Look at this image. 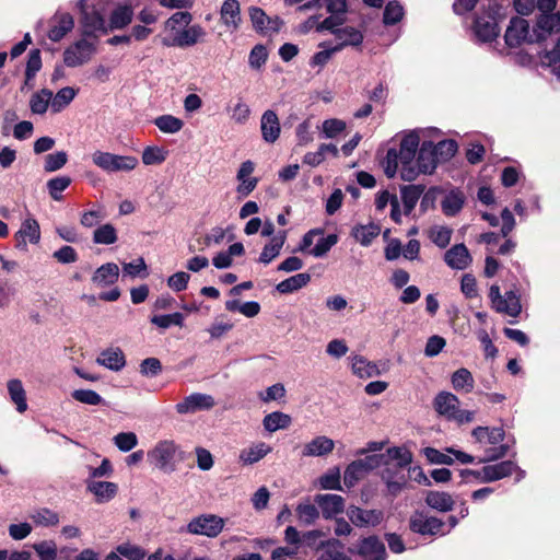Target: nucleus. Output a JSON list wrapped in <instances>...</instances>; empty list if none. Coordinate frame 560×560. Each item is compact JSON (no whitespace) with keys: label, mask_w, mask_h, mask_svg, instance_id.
Here are the masks:
<instances>
[{"label":"nucleus","mask_w":560,"mask_h":560,"mask_svg":"<svg viewBox=\"0 0 560 560\" xmlns=\"http://www.w3.org/2000/svg\"><path fill=\"white\" fill-rule=\"evenodd\" d=\"M471 436L480 448L485 450V456L479 459V463L494 462L505 457L509 453L508 444L488 447V445H497L504 440L505 432L502 428L477 427L471 431Z\"/></svg>","instance_id":"nucleus-1"},{"label":"nucleus","mask_w":560,"mask_h":560,"mask_svg":"<svg viewBox=\"0 0 560 560\" xmlns=\"http://www.w3.org/2000/svg\"><path fill=\"white\" fill-rule=\"evenodd\" d=\"M420 137L416 131H410L399 140V150H387V177H392L400 166V173L407 166H412L419 148Z\"/></svg>","instance_id":"nucleus-2"},{"label":"nucleus","mask_w":560,"mask_h":560,"mask_svg":"<svg viewBox=\"0 0 560 560\" xmlns=\"http://www.w3.org/2000/svg\"><path fill=\"white\" fill-rule=\"evenodd\" d=\"M459 404L457 396L448 392H442L434 398V408L439 415L458 424L472 422L475 412L460 409Z\"/></svg>","instance_id":"nucleus-3"},{"label":"nucleus","mask_w":560,"mask_h":560,"mask_svg":"<svg viewBox=\"0 0 560 560\" xmlns=\"http://www.w3.org/2000/svg\"><path fill=\"white\" fill-rule=\"evenodd\" d=\"M439 163L433 143L431 141H424L419 149L418 158L415 160L413 165L405 167L401 172V178L406 182H411L421 173L432 174Z\"/></svg>","instance_id":"nucleus-4"},{"label":"nucleus","mask_w":560,"mask_h":560,"mask_svg":"<svg viewBox=\"0 0 560 560\" xmlns=\"http://www.w3.org/2000/svg\"><path fill=\"white\" fill-rule=\"evenodd\" d=\"M77 8L80 12V25L82 27L81 35L83 37L94 38L97 36L96 31L107 34V24L104 14L95 5L91 10L88 5V0H78Z\"/></svg>","instance_id":"nucleus-5"},{"label":"nucleus","mask_w":560,"mask_h":560,"mask_svg":"<svg viewBox=\"0 0 560 560\" xmlns=\"http://www.w3.org/2000/svg\"><path fill=\"white\" fill-rule=\"evenodd\" d=\"M503 9L497 1H490L486 15H478L474 24V33L481 42H491L499 35L498 20L503 16Z\"/></svg>","instance_id":"nucleus-6"},{"label":"nucleus","mask_w":560,"mask_h":560,"mask_svg":"<svg viewBox=\"0 0 560 560\" xmlns=\"http://www.w3.org/2000/svg\"><path fill=\"white\" fill-rule=\"evenodd\" d=\"M93 163L108 173L129 172L138 165V159L131 155H117L109 152L96 151Z\"/></svg>","instance_id":"nucleus-7"},{"label":"nucleus","mask_w":560,"mask_h":560,"mask_svg":"<svg viewBox=\"0 0 560 560\" xmlns=\"http://www.w3.org/2000/svg\"><path fill=\"white\" fill-rule=\"evenodd\" d=\"M517 469L512 460H503L498 464L483 466L480 470L465 469L462 475H472L481 482H493L509 477Z\"/></svg>","instance_id":"nucleus-8"},{"label":"nucleus","mask_w":560,"mask_h":560,"mask_svg":"<svg viewBox=\"0 0 560 560\" xmlns=\"http://www.w3.org/2000/svg\"><path fill=\"white\" fill-rule=\"evenodd\" d=\"M224 527V520L214 514H202L194 517L187 525V530L194 535L217 537Z\"/></svg>","instance_id":"nucleus-9"},{"label":"nucleus","mask_w":560,"mask_h":560,"mask_svg":"<svg viewBox=\"0 0 560 560\" xmlns=\"http://www.w3.org/2000/svg\"><path fill=\"white\" fill-rule=\"evenodd\" d=\"M178 451L174 441H161L148 453V458L163 471H174V458Z\"/></svg>","instance_id":"nucleus-10"},{"label":"nucleus","mask_w":560,"mask_h":560,"mask_svg":"<svg viewBox=\"0 0 560 560\" xmlns=\"http://www.w3.org/2000/svg\"><path fill=\"white\" fill-rule=\"evenodd\" d=\"M535 28L529 31V24L523 18H513L505 32V43L510 47L520 46L523 43H537Z\"/></svg>","instance_id":"nucleus-11"},{"label":"nucleus","mask_w":560,"mask_h":560,"mask_svg":"<svg viewBox=\"0 0 560 560\" xmlns=\"http://www.w3.org/2000/svg\"><path fill=\"white\" fill-rule=\"evenodd\" d=\"M351 555H359L363 560H385V546L378 537L371 535L364 537L348 548Z\"/></svg>","instance_id":"nucleus-12"},{"label":"nucleus","mask_w":560,"mask_h":560,"mask_svg":"<svg viewBox=\"0 0 560 560\" xmlns=\"http://www.w3.org/2000/svg\"><path fill=\"white\" fill-rule=\"evenodd\" d=\"M410 528L413 533H418L420 535H444L443 532L444 523L434 516H428L423 513H416L411 516L409 522Z\"/></svg>","instance_id":"nucleus-13"},{"label":"nucleus","mask_w":560,"mask_h":560,"mask_svg":"<svg viewBox=\"0 0 560 560\" xmlns=\"http://www.w3.org/2000/svg\"><path fill=\"white\" fill-rule=\"evenodd\" d=\"M314 503L320 509L325 520L336 518L345 511V499L339 494L318 493L314 497Z\"/></svg>","instance_id":"nucleus-14"},{"label":"nucleus","mask_w":560,"mask_h":560,"mask_svg":"<svg viewBox=\"0 0 560 560\" xmlns=\"http://www.w3.org/2000/svg\"><path fill=\"white\" fill-rule=\"evenodd\" d=\"M215 401L211 395L194 393L176 405V411L180 415L195 413L201 410H209Z\"/></svg>","instance_id":"nucleus-15"},{"label":"nucleus","mask_w":560,"mask_h":560,"mask_svg":"<svg viewBox=\"0 0 560 560\" xmlns=\"http://www.w3.org/2000/svg\"><path fill=\"white\" fill-rule=\"evenodd\" d=\"M50 28L47 33L51 42H60L74 27V19L68 12L57 11L50 19Z\"/></svg>","instance_id":"nucleus-16"},{"label":"nucleus","mask_w":560,"mask_h":560,"mask_svg":"<svg viewBox=\"0 0 560 560\" xmlns=\"http://www.w3.org/2000/svg\"><path fill=\"white\" fill-rule=\"evenodd\" d=\"M347 516L358 527L375 526L382 521V512L376 510H363L357 505L347 509Z\"/></svg>","instance_id":"nucleus-17"},{"label":"nucleus","mask_w":560,"mask_h":560,"mask_svg":"<svg viewBox=\"0 0 560 560\" xmlns=\"http://www.w3.org/2000/svg\"><path fill=\"white\" fill-rule=\"evenodd\" d=\"M444 261L452 269L464 270L471 264V256L464 244H456L445 252Z\"/></svg>","instance_id":"nucleus-18"},{"label":"nucleus","mask_w":560,"mask_h":560,"mask_svg":"<svg viewBox=\"0 0 560 560\" xmlns=\"http://www.w3.org/2000/svg\"><path fill=\"white\" fill-rule=\"evenodd\" d=\"M260 130L261 137L267 143H273L278 140L281 127L276 112L268 109L262 114Z\"/></svg>","instance_id":"nucleus-19"},{"label":"nucleus","mask_w":560,"mask_h":560,"mask_svg":"<svg viewBox=\"0 0 560 560\" xmlns=\"http://www.w3.org/2000/svg\"><path fill=\"white\" fill-rule=\"evenodd\" d=\"M560 32V14H541L535 27L537 43L545 40L552 33Z\"/></svg>","instance_id":"nucleus-20"},{"label":"nucleus","mask_w":560,"mask_h":560,"mask_svg":"<svg viewBox=\"0 0 560 560\" xmlns=\"http://www.w3.org/2000/svg\"><path fill=\"white\" fill-rule=\"evenodd\" d=\"M119 278V267L115 262H106L100 266L92 276V282L98 288L115 284Z\"/></svg>","instance_id":"nucleus-21"},{"label":"nucleus","mask_w":560,"mask_h":560,"mask_svg":"<svg viewBox=\"0 0 560 560\" xmlns=\"http://www.w3.org/2000/svg\"><path fill=\"white\" fill-rule=\"evenodd\" d=\"M133 19V9L130 4H119L116 7L109 15V22L107 24V34L116 30L126 28Z\"/></svg>","instance_id":"nucleus-22"},{"label":"nucleus","mask_w":560,"mask_h":560,"mask_svg":"<svg viewBox=\"0 0 560 560\" xmlns=\"http://www.w3.org/2000/svg\"><path fill=\"white\" fill-rule=\"evenodd\" d=\"M96 362L110 371L118 372L126 365V358L120 348H108L101 352Z\"/></svg>","instance_id":"nucleus-23"},{"label":"nucleus","mask_w":560,"mask_h":560,"mask_svg":"<svg viewBox=\"0 0 560 560\" xmlns=\"http://www.w3.org/2000/svg\"><path fill=\"white\" fill-rule=\"evenodd\" d=\"M88 491L92 492L97 503L110 501L118 492V486L110 481H89Z\"/></svg>","instance_id":"nucleus-24"},{"label":"nucleus","mask_w":560,"mask_h":560,"mask_svg":"<svg viewBox=\"0 0 560 560\" xmlns=\"http://www.w3.org/2000/svg\"><path fill=\"white\" fill-rule=\"evenodd\" d=\"M381 234V225L373 222L369 224H357L351 230V236L362 246H370Z\"/></svg>","instance_id":"nucleus-25"},{"label":"nucleus","mask_w":560,"mask_h":560,"mask_svg":"<svg viewBox=\"0 0 560 560\" xmlns=\"http://www.w3.org/2000/svg\"><path fill=\"white\" fill-rule=\"evenodd\" d=\"M206 31L199 24H194L178 32L175 36L176 47L187 48L196 45L203 36Z\"/></svg>","instance_id":"nucleus-26"},{"label":"nucleus","mask_w":560,"mask_h":560,"mask_svg":"<svg viewBox=\"0 0 560 560\" xmlns=\"http://www.w3.org/2000/svg\"><path fill=\"white\" fill-rule=\"evenodd\" d=\"M425 503L428 506L439 512H450L455 504L452 495L443 491H427Z\"/></svg>","instance_id":"nucleus-27"},{"label":"nucleus","mask_w":560,"mask_h":560,"mask_svg":"<svg viewBox=\"0 0 560 560\" xmlns=\"http://www.w3.org/2000/svg\"><path fill=\"white\" fill-rule=\"evenodd\" d=\"M319 547L320 553L318 560H351L342 552L343 544L336 538L322 541Z\"/></svg>","instance_id":"nucleus-28"},{"label":"nucleus","mask_w":560,"mask_h":560,"mask_svg":"<svg viewBox=\"0 0 560 560\" xmlns=\"http://www.w3.org/2000/svg\"><path fill=\"white\" fill-rule=\"evenodd\" d=\"M311 282V275L307 272L296 273L276 285V290L280 294H291Z\"/></svg>","instance_id":"nucleus-29"},{"label":"nucleus","mask_w":560,"mask_h":560,"mask_svg":"<svg viewBox=\"0 0 560 560\" xmlns=\"http://www.w3.org/2000/svg\"><path fill=\"white\" fill-rule=\"evenodd\" d=\"M334 446L335 444L331 439L320 435L308 442L304 446L302 454L304 456H324L331 453Z\"/></svg>","instance_id":"nucleus-30"},{"label":"nucleus","mask_w":560,"mask_h":560,"mask_svg":"<svg viewBox=\"0 0 560 560\" xmlns=\"http://www.w3.org/2000/svg\"><path fill=\"white\" fill-rule=\"evenodd\" d=\"M220 14L224 25L233 26L235 30L240 27L242 19L240 2L237 0H224Z\"/></svg>","instance_id":"nucleus-31"},{"label":"nucleus","mask_w":560,"mask_h":560,"mask_svg":"<svg viewBox=\"0 0 560 560\" xmlns=\"http://www.w3.org/2000/svg\"><path fill=\"white\" fill-rule=\"evenodd\" d=\"M334 35L341 40L336 45L338 51L347 46H360L364 39L363 34L353 26L341 27L340 31L334 32Z\"/></svg>","instance_id":"nucleus-32"},{"label":"nucleus","mask_w":560,"mask_h":560,"mask_svg":"<svg viewBox=\"0 0 560 560\" xmlns=\"http://www.w3.org/2000/svg\"><path fill=\"white\" fill-rule=\"evenodd\" d=\"M352 372L360 378H370L380 375L381 371L373 362L368 361L362 355H354L352 358Z\"/></svg>","instance_id":"nucleus-33"},{"label":"nucleus","mask_w":560,"mask_h":560,"mask_svg":"<svg viewBox=\"0 0 560 560\" xmlns=\"http://www.w3.org/2000/svg\"><path fill=\"white\" fill-rule=\"evenodd\" d=\"M368 474H370V470L365 469L363 462L355 459L346 467L343 482L346 487L352 488Z\"/></svg>","instance_id":"nucleus-34"},{"label":"nucleus","mask_w":560,"mask_h":560,"mask_svg":"<svg viewBox=\"0 0 560 560\" xmlns=\"http://www.w3.org/2000/svg\"><path fill=\"white\" fill-rule=\"evenodd\" d=\"M291 416L281 411H273L265 416L262 425L268 432H276L278 430L287 429L291 425Z\"/></svg>","instance_id":"nucleus-35"},{"label":"nucleus","mask_w":560,"mask_h":560,"mask_svg":"<svg viewBox=\"0 0 560 560\" xmlns=\"http://www.w3.org/2000/svg\"><path fill=\"white\" fill-rule=\"evenodd\" d=\"M185 316L180 312H174L171 314L152 315L150 323L158 328L165 330L171 326L184 327Z\"/></svg>","instance_id":"nucleus-36"},{"label":"nucleus","mask_w":560,"mask_h":560,"mask_svg":"<svg viewBox=\"0 0 560 560\" xmlns=\"http://www.w3.org/2000/svg\"><path fill=\"white\" fill-rule=\"evenodd\" d=\"M51 97L52 92L48 89H42L33 93L30 100L31 112L36 115H44L48 109Z\"/></svg>","instance_id":"nucleus-37"},{"label":"nucleus","mask_w":560,"mask_h":560,"mask_svg":"<svg viewBox=\"0 0 560 560\" xmlns=\"http://www.w3.org/2000/svg\"><path fill=\"white\" fill-rule=\"evenodd\" d=\"M465 197L458 190H452L447 194L441 202L443 212L446 215L453 217L457 214L464 206Z\"/></svg>","instance_id":"nucleus-38"},{"label":"nucleus","mask_w":560,"mask_h":560,"mask_svg":"<svg viewBox=\"0 0 560 560\" xmlns=\"http://www.w3.org/2000/svg\"><path fill=\"white\" fill-rule=\"evenodd\" d=\"M501 305L495 308L499 313H504L509 316L516 317L522 311L520 298L514 291H509L502 296Z\"/></svg>","instance_id":"nucleus-39"},{"label":"nucleus","mask_w":560,"mask_h":560,"mask_svg":"<svg viewBox=\"0 0 560 560\" xmlns=\"http://www.w3.org/2000/svg\"><path fill=\"white\" fill-rule=\"evenodd\" d=\"M451 381L455 390L470 393L474 389L475 381L472 374L465 368L455 371Z\"/></svg>","instance_id":"nucleus-40"},{"label":"nucleus","mask_w":560,"mask_h":560,"mask_svg":"<svg viewBox=\"0 0 560 560\" xmlns=\"http://www.w3.org/2000/svg\"><path fill=\"white\" fill-rule=\"evenodd\" d=\"M118 240L117 230L112 223H105L93 232V242L101 245H112Z\"/></svg>","instance_id":"nucleus-41"},{"label":"nucleus","mask_w":560,"mask_h":560,"mask_svg":"<svg viewBox=\"0 0 560 560\" xmlns=\"http://www.w3.org/2000/svg\"><path fill=\"white\" fill-rule=\"evenodd\" d=\"M8 390L12 401L16 405L19 412H24L27 409L26 394L20 380H11L8 383Z\"/></svg>","instance_id":"nucleus-42"},{"label":"nucleus","mask_w":560,"mask_h":560,"mask_svg":"<svg viewBox=\"0 0 560 560\" xmlns=\"http://www.w3.org/2000/svg\"><path fill=\"white\" fill-rule=\"evenodd\" d=\"M269 452H271V447L264 442L256 444L247 450L242 451L240 458L245 464H255L264 458Z\"/></svg>","instance_id":"nucleus-43"},{"label":"nucleus","mask_w":560,"mask_h":560,"mask_svg":"<svg viewBox=\"0 0 560 560\" xmlns=\"http://www.w3.org/2000/svg\"><path fill=\"white\" fill-rule=\"evenodd\" d=\"M423 189L420 186L410 185L401 188V200L405 213L409 214L416 207Z\"/></svg>","instance_id":"nucleus-44"},{"label":"nucleus","mask_w":560,"mask_h":560,"mask_svg":"<svg viewBox=\"0 0 560 560\" xmlns=\"http://www.w3.org/2000/svg\"><path fill=\"white\" fill-rule=\"evenodd\" d=\"M153 122L164 133H176L184 126L182 119L168 114L156 117Z\"/></svg>","instance_id":"nucleus-45"},{"label":"nucleus","mask_w":560,"mask_h":560,"mask_svg":"<svg viewBox=\"0 0 560 560\" xmlns=\"http://www.w3.org/2000/svg\"><path fill=\"white\" fill-rule=\"evenodd\" d=\"M78 90L66 86L60 89L52 98L51 107L52 112L58 113L61 112L65 107H67L75 97Z\"/></svg>","instance_id":"nucleus-46"},{"label":"nucleus","mask_w":560,"mask_h":560,"mask_svg":"<svg viewBox=\"0 0 560 560\" xmlns=\"http://www.w3.org/2000/svg\"><path fill=\"white\" fill-rule=\"evenodd\" d=\"M295 512L300 522L307 526L315 524L316 520L319 517L318 506L315 503H299Z\"/></svg>","instance_id":"nucleus-47"},{"label":"nucleus","mask_w":560,"mask_h":560,"mask_svg":"<svg viewBox=\"0 0 560 560\" xmlns=\"http://www.w3.org/2000/svg\"><path fill=\"white\" fill-rule=\"evenodd\" d=\"M338 235L335 233L320 237L315 246L308 250V254L322 258L325 257L329 250L338 243Z\"/></svg>","instance_id":"nucleus-48"},{"label":"nucleus","mask_w":560,"mask_h":560,"mask_svg":"<svg viewBox=\"0 0 560 560\" xmlns=\"http://www.w3.org/2000/svg\"><path fill=\"white\" fill-rule=\"evenodd\" d=\"M318 486L324 490H342L339 468L334 467L322 475L318 478Z\"/></svg>","instance_id":"nucleus-49"},{"label":"nucleus","mask_w":560,"mask_h":560,"mask_svg":"<svg viewBox=\"0 0 560 560\" xmlns=\"http://www.w3.org/2000/svg\"><path fill=\"white\" fill-rule=\"evenodd\" d=\"M16 233H22V236L28 238L32 244H37L40 240V228L34 218L25 219Z\"/></svg>","instance_id":"nucleus-50"},{"label":"nucleus","mask_w":560,"mask_h":560,"mask_svg":"<svg viewBox=\"0 0 560 560\" xmlns=\"http://www.w3.org/2000/svg\"><path fill=\"white\" fill-rule=\"evenodd\" d=\"M71 184V178L69 176H58L51 178L47 182V189L49 196L56 200L60 201L62 199L61 192L66 190Z\"/></svg>","instance_id":"nucleus-51"},{"label":"nucleus","mask_w":560,"mask_h":560,"mask_svg":"<svg viewBox=\"0 0 560 560\" xmlns=\"http://www.w3.org/2000/svg\"><path fill=\"white\" fill-rule=\"evenodd\" d=\"M71 396L74 400L85 405H107L103 397L93 389H75Z\"/></svg>","instance_id":"nucleus-52"},{"label":"nucleus","mask_w":560,"mask_h":560,"mask_svg":"<svg viewBox=\"0 0 560 560\" xmlns=\"http://www.w3.org/2000/svg\"><path fill=\"white\" fill-rule=\"evenodd\" d=\"M268 59V50L264 44L255 45L248 56L249 67L254 70H260Z\"/></svg>","instance_id":"nucleus-53"},{"label":"nucleus","mask_w":560,"mask_h":560,"mask_svg":"<svg viewBox=\"0 0 560 560\" xmlns=\"http://www.w3.org/2000/svg\"><path fill=\"white\" fill-rule=\"evenodd\" d=\"M434 152L439 162H445L454 156L457 151V143L454 140H442L433 144Z\"/></svg>","instance_id":"nucleus-54"},{"label":"nucleus","mask_w":560,"mask_h":560,"mask_svg":"<svg viewBox=\"0 0 560 560\" xmlns=\"http://www.w3.org/2000/svg\"><path fill=\"white\" fill-rule=\"evenodd\" d=\"M248 12L250 22L255 31L261 35H266L267 26L265 25V23L267 22L268 19L266 12L259 7H250Z\"/></svg>","instance_id":"nucleus-55"},{"label":"nucleus","mask_w":560,"mask_h":560,"mask_svg":"<svg viewBox=\"0 0 560 560\" xmlns=\"http://www.w3.org/2000/svg\"><path fill=\"white\" fill-rule=\"evenodd\" d=\"M345 22H346V18L343 14H338V13L330 14L329 16L324 19L320 23L316 24V31L319 33H322L324 31H328L331 34H334V32L341 30V27H338V26L342 25Z\"/></svg>","instance_id":"nucleus-56"},{"label":"nucleus","mask_w":560,"mask_h":560,"mask_svg":"<svg viewBox=\"0 0 560 560\" xmlns=\"http://www.w3.org/2000/svg\"><path fill=\"white\" fill-rule=\"evenodd\" d=\"M40 560H55L57 558V545L54 540H43L33 545Z\"/></svg>","instance_id":"nucleus-57"},{"label":"nucleus","mask_w":560,"mask_h":560,"mask_svg":"<svg viewBox=\"0 0 560 560\" xmlns=\"http://www.w3.org/2000/svg\"><path fill=\"white\" fill-rule=\"evenodd\" d=\"M387 459L396 462L399 467H405L411 463L412 454L405 446L390 447L387 448Z\"/></svg>","instance_id":"nucleus-58"},{"label":"nucleus","mask_w":560,"mask_h":560,"mask_svg":"<svg viewBox=\"0 0 560 560\" xmlns=\"http://www.w3.org/2000/svg\"><path fill=\"white\" fill-rule=\"evenodd\" d=\"M114 444L124 453L131 451L138 444V438L133 432H120L114 436Z\"/></svg>","instance_id":"nucleus-59"},{"label":"nucleus","mask_w":560,"mask_h":560,"mask_svg":"<svg viewBox=\"0 0 560 560\" xmlns=\"http://www.w3.org/2000/svg\"><path fill=\"white\" fill-rule=\"evenodd\" d=\"M68 161V154L65 151H58L47 154L45 158L44 170L48 173L56 172L63 167Z\"/></svg>","instance_id":"nucleus-60"},{"label":"nucleus","mask_w":560,"mask_h":560,"mask_svg":"<svg viewBox=\"0 0 560 560\" xmlns=\"http://www.w3.org/2000/svg\"><path fill=\"white\" fill-rule=\"evenodd\" d=\"M166 160V152L159 147H147L142 152V162L145 165H159Z\"/></svg>","instance_id":"nucleus-61"},{"label":"nucleus","mask_w":560,"mask_h":560,"mask_svg":"<svg viewBox=\"0 0 560 560\" xmlns=\"http://www.w3.org/2000/svg\"><path fill=\"white\" fill-rule=\"evenodd\" d=\"M147 269V264L142 257H139L136 261L122 264L124 273L130 277L145 278L148 276Z\"/></svg>","instance_id":"nucleus-62"},{"label":"nucleus","mask_w":560,"mask_h":560,"mask_svg":"<svg viewBox=\"0 0 560 560\" xmlns=\"http://www.w3.org/2000/svg\"><path fill=\"white\" fill-rule=\"evenodd\" d=\"M162 370V363L158 358H147L140 363V373L145 377H155Z\"/></svg>","instance_id":"nucleus-63"},{"label":"nucleus","mask_w":560,"mask_h":560,"mask_svg":"<svg viewBox=\"0 0 560 560\" xmlns=\"http://www.w3.org/2000/svg\"><path fill=\"white\" fill-rule=\"evenodd\" d=\"M116 550L128 560H143L145 557V551L141 547L130 544H121Z\"/></svg>","instance_id":"nucleus-64"}]
</instances>
